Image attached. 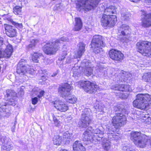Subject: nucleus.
I'll use <instances>...</instances> for the list:
<instances>
[{
	"instance_id": "f257e3e1",
	"label": "nucleus",
	"mask_w": 151,
	"mask_h": 151,
	"mask_svg": "<svg viewBox=\"0 0 151 151\" xmlns=\"http://www.w3.org/2000/svg\"><path fill=\"white\" fill-rule=\"evenodd\" d=\"M127 118L126 116L120 113H116L112 117L111 121V125L114 127V128L111 127L107 128V135L109 139L117 140L119 137L117 135L115 134V131L117 129L120 128L126 123Z\"/></svg>"
},
{
	"instance_id": "f03ea898",
	"label": "nucleus",
	"mask_w": 151,
	"mask_h": 151,
	"mask_svg": "<svg viewBox=\"0 0 151 151\" xmlns=\"http://www.w3.org/2000/svg\"><path fill=\"white\" fill-rule=\"evenodd\" d=\"M68 41V39L63 37L54 42L47 43L44 45L43 51L47 55H54L59 50L63 42Z\"/></svg>"
},
{
	"instance_id": "7ed1b4c3",
	"label": "nucleus",
	"mask_w": 151,
	"mask_h": 151,
	"mask_svg": "<svg viewBox=\"0 0 151 151\" xmlns=\"http://www.w3.org/2000/svg\"><path fill=\"white\" fill-rule=\"evenodd\" d=\"M136 97V99L133 102L134 107L143 109L151 104V96L149 94H139Z\"/></svg>"
},
{
	"instance_id": "20e7f679",
	"label": "nucleus",
	"mask_w": 151,
	"mask_h": 151,
	"mask_svg": "<svg viewBox=\"0 0 151 151\" xmlns=\"http://www.w3.org/2000/svg\"><path fill=\"white\" fill-rule=\"evenodd\" d=\"M99 2V0H78L76 8L79 11H88L95 9Z\"/></svg>"
},
{
	"instance_id": "39448f33",
	"label": "nucleus",
	"mask_w": 151,
	"mask_h": 151,
	"mask_svg": "<svg viewBox=\"0 0 151 151\" xmlns=\"http://www.w3.org/2000/svg\"><path fill=\"white\" fill-rule=\"evenodd\" d=\"M130 138L136 145L140 148L144 147L148 141L146 135L138 132H132L130 134Z\"/></svg>"
},
{
	"instance_id": "423d86ee",
	"label": "nucleus",
	"mask_w": 151,
	"mask_h": 151,
	"mask_svg": "<svg viewBox=\"0 0 151 151\" xmlns=\"http://www.w3.org/2000/svg\"><path fill=\"white\" fill-rule=\"evenodd\" d=\"M93 129L92 127H90L86 129L83 134V138L84 141H90L94 144L99 143L101 140L103 138L102 135L94 134L92 135Z\"/></svg>"
},
{
	"instance_id": "0eeeda50",
	"label": "nucleus",
	"mask_w": 151,
	"mask_h": 151,
	"mask_svg": "<svg viewBox=\"0 0 151 151\" xmlns=\"http://www.w3.org/2000/svg\"><path fill=\"white\" fill-rule=\"evenodd\" d=\"M34 70L27 64L26 60L22 59L17 65V72L21 76L26 74L32 75L34 73Z\"/></svg>"
},
{
	"instance_id": "6e6552de",
	"label": "nucleus",
	"mask_w": 151,
	"mask_h": 151,
	"mask_svg": "<svg viewBox=\"0 0 151 151\" xmlns=\"http://www.w3.org/2000/svg\"><path fill=\"white\" fill-rule=\"evenodd\" d=\"M92 115L91 110L86 108L82 111L80 121L78 122V125L80 128H86L89 125L91 122L90 116Z\"/></svg>"
},
{
	"instance_id": "1a4fd4ad",
	"label": "nucleus",
	"mask_w": 151,
	"mask_h": 151,
	"mask_svg": "<svg viewBox=\"0 0 151 151\" xmlns=\"http://www.w3.org/2000/svg\"><path fill=\"white\" fill-rule=\"evenodd\" d=\"M91 47L93 49V52L95 53H99L102 47L105 46L102 37L100 35L93 36L91 42Z\"/></svg>"
},
{
	"instance_id": "9d476101",
	"label": "nucleus",
	"mask_w": 151,
	"mask_h": 151,
	"mask_svg": "<svg viewBox=\"0 0 151 151\" xmlns=\"http://www.w3.org/2000/svg\"><path fill=\"white\" fill-rule=\"evenodd\" d=\"M136 46L138 51L144 56L151 55V42L142 41L138 42Z\"/></svg>"
},
{
	"instance_id": "9b49d317",
	"label": "nucleus",
	"mask_w": 151,
	"mask_h": 151,
	"mask_svg": "<svg viewBox=\"0 0 151 151\" xmlns=\"http://www.w3.org/2000/svg\"><path fill=\"white\" fill-rule=\"evenodd\" d=\"M117 21L116 16L103 14L101 19L102 25L104 27H113Z\"/></svg>"
},
{
	"instance_id": "f8f14e48",
	"label": "nucleus",
	"mask_w": 151,
	"mask_h": 151,
	"mask_svg": "<svg viewBox=\"0 0 151 151\" xmlns=\"http://www.w3.org/2000/svg\"><path fill=\"white\" fill-rule=\"evenodd\" d=\"M118 32L122 35L121 37V41L123 42L126 41L130 37L129 35L131 33V29L129 26L126 24H122L118 28Z\"/></svg>"
},
{
	"instance_id": "ddd939ff",
	"label": "nucleus",
	"mask_w": 151,
	"mask_h": 151,
	"mask_svg": "<svg viewBox=\"0 0 151 151\" xmlns=\"http://www.w3.org/2000/svg\"><path fill=\"white\" fill-rule=\"evenodd\" d=\"M70 85L67 83H65L60 85L58 89V92L60 96L65 98L70 94L71 90Z\"/></svg>"
},
{
	"instance_id": "4468645a",
	"label": "nucleus",
	"mask_w": 151,
	"mask_h": 151,
	"mask_svg": "<svg viewBox=\"0 0 151 151\" xmlns=\"http://www.w3.org/2000/svg\"><path fill=\"white\" fill-rule=\"evenodd\" d=\"M83 89L86 92L91 93L97 91L99 87L95 83L86 81L84 82Z\"/></svg>"
},
{
	"instance_id": "2eb2a0df",
	"label": "nucleus",
	"mask_w": 151,
	"mask_h": 151,
	"mask_svg": "<svg viewBox=\"0 0 151 151\" xmlns=\"http://www.w3.org/2000/svg\"><path fill=\"white\" fill-rule=\"evenodd\" d=\"M109 57L114 60L121 61L123 59L124 55L118 50H111L109 51Z\"/></svg>"
},
{
	"instance_id": "dca6fc26",
	"label": "nucleus",
	"mask_w": 151,
	"mask_h": 151,
	"mask_svg": "<svg viewBox=\"0 0 151 151\" xmlns=\"http://www.w3.org/2000/svg\"><path fill=\"white\" fill-rule=\"evenodd\" d=\"M16 95V93L12 90L8 89L6 90L5 99L6 100L8 101L7 103L8 104L13 106L15 105V101L14 98Z\"/></svg>"
},
{
	"instance_id": "f3484780",
	"label": "nucleus",
	"mask_w": 151,
	"mask_h": 151,
	"mask_svg": "<svg viewBox=\"0 0 151 151\" xmlns=\"http://www.w3.org/2000/svg\"><path fill=\"white\" fill-rule=\"evenodd\" d=\"M81 68L83 69V71L85 74L87 76H90L92 74L93 69L91 63L88 62L87 60H84L81 63Z\"/></svg>"
},
{
	"instance_id": "a211bd4d",
	"label": "nucleus",
	"mask_w": 151,
	"mask_h": 151,
	"mask_svg": "<svg viewBox=\"0 0 151 151\" xmlns=\"http://www.w3.org/2000/svg\"><path fill=\"white\" fill-rule=\"evenodd\" d=\"M142 25L144 27H148L151 25V13L144 12L142 15Z\"/></svg>"
},
{
	"instance_id": "6ab92c4d",
	"label": "nucleus",
	"mask_w": 151,
	"mask_h": 151,
	"mask_svg": "<svg viewBox=\"0 0 151 151\" xmlns=\"http://www.w3.org/2000/svg\"><path fill=\"white\" fill-rule=\"evenodd\" d=\"M96 70L97 71L98 76L100 77H105L110 76L107 73V69L105 68L102 65L98 64L96 67Z\"/></svg>"
},
{
	"instance_id": "aec40b11",
	"label": "nucleus",
	"mask_w": 151,
	"mask_h": 151,
	"mask_svg": "<svg viewBox=\"0 0 151 151\" xmlns=\"http://www.w3.org/2000/svg\"><path fill=\"white\" fill-rule=\"evenodd\" d=\"M54 105V107L58 110L61 112L66 111L68 109V106L61 101H55Z\"/></svg>"
},
{
	"instance_id": "412c9836",
	"label": "nucleus",
	"mask_w": 151,
	"mask_h": 151,
	"mask_svg": "<svg viewBox=\"0 0 151 151\" xmlns=\"http://www.w3.org/2000/svg\"><path fill=\"white\" fill-rule=\"evenodd\" d=\"M1 140V142L3 144L1 146V149L3 150L9 151L12 150L13 147L10 141L6 137Z\"/></svg>"
},
{
	"instance_id": "4be33fe9",
	"label": "nucleus",
	"mask_w": 151,
	"mask_h": 151,
	"mask_svg": "<svg viewBox=\"0 0 151 151\" xmlns=\"http://www.w3.org/2000/svg\"><path fill=\"white\" fill-rule=\"evenodd\" d=\"M6 35L10 37H15L17 34V31L15 27L9 24H6L5 27Z\"/></svg>"
},
{
	"instance_id": "5701e85b",
	"label": "nucleus",
	"mask_w": 151,
	"mask_h": 151,
	"mask_svg": "<svg viewBox=\"0 0 151 151\" xmlns=\"http://www.w3.org/2000/svg\"><path fill=\"white\" fill-rule=\"evenodd\" d=\"M79 49L75 54L74 57L75 58H80L85 51V45L82 42H80L78 44Z\"/></svg>"
},
{
	"instance_id": "b1692460",
	"label": "nucleus",
	"mask_w": 151,
	"mask_h": 151,
	"mask_svg": "<svg viewBox=\"0 0 151 151\" xmlns=\"http://www.w3.org/2000/svg\"><path fill=\"white\" fill-rule=\"evenodd\" d=\"M6 48L5 50H3V57L6 58H9L12 55L13 52L12 46L9 44L6 43Z\"/></svg>"
},
{
	"instance_id": "393cba45",
	"label": "nucleus",
	"mask_w": 151,
	"mask_h": 151,
	"mask_svg": "<svg viewBox=\"0 0 151 151\" xmlns=\"http://www.w3.org/2000/svg\"><path fill=\"white\" fill-rule=\"evenodd\" d=\"M81 68V65L80 66L78 65V64H75L74 66L72 68L70 72V75L75 77L78 76L81 73L80 69Z\"/></svg>"
},
{
	"instance_id": "a878e982",
	"label": "nucleus",
	"mask_w": 151,
	"mask_h": 151,
	"mask_svg": "<svg viewBox=\"0 0 151 151\" xmlns=\"http://www.w3.org/2000/svg\"><path fill=\"white\" fill-rule=\"evenodd\" d=\"M130 74L126 72H121L118 76L119 80L121 82L126 81L130 79Z\"/></svg>"
},
{
	"instance_id": "bb28decb",
	"label": "nucleus",
	"mask_w": 151,
	"mask_h": 151,
	"mask_svg": "<svg viewBox=\"0 0 151 151\" xmlns=\"http://www.w3.org/2000/svg\"><path fill=\"white\" fill-rule=\"evenodd\" d=\"M75 19V25L73 28L75 31H79L80 30L82 27V22L81 19L79 18L76 17Z\"/></svg>"
},
{
	"instance_id": "cd10ccee",
	"label": "nucleus",
	"mask_w": 151,
	"mask_h": 151,
	"mask_svg": "<svg viewBox=\"0 0 151 151\" xmlns=\"http://www.w3.org/2000/svg\"><path fill=\"white\" fill-rule=\"evenodd\" d=\"M73 148L75 151H85V148L81 142L79 141H76L73 145Z\"/></svg>"
},
{
	"instance_id": "c85d7f7f",
	"label": "nucleus",
	"mask_w": 151,
	"mask_h": 151,
	"mask_svg": "<svg viewBox=\"0 0 151 151\" xmlns=\"http://www.w3.org/2000/svg\"><path fill=\"white\" fill-rule=\"evenodd\" d=\"M39 42V40L37 39L31 38L30 39L29 44L27 46L29 49H32L34 48L36 45Z\"/></svg>"
},
{
	"instance_id": "c756f323",
	"label": "nucleus",
	"mask_w": 151,
	"mask_h": 151,
	"mask_svg": "<svg viewBox=\"0 0 151 151\" xmlns=\"http://www.w3.org/2000/svg\"><path fill=\"white\" fill-rule=\"evenodd\" d=\"M104 14L106 15H111L110 14H115L116 13L115 7L111 6L106 8L104 12Z\"/></svg>"
},
{
	"instance_id": "7c9ffc66",
	"label": "nucleus",
	"mask_w": 151,
	"mask_h": 151,
	"mask_svg": "<svg viewBox=\"0 0 151 151\" xmlns=\"http://www.w3.org/2000/svg\"><path fill=\"white\" fill-rule=\"evenodd\" d=\"M102 145L103 149L105 150H109L111 148L110 143L106 138H104L103 139Z\"/></svg>"
},
{
	"instance_id": "2f4dec72",
	"label": "nucleus",
	"mask_w": 151,
	"mask_h": 151,
	"mask_svg": "<svg viewBox=\"0 0 151 151\" xmlns=\"http://www.w3.org/2000/svg\"><path fill=\"white\" fill-rule=\"evenodd\" d=\"M64 99L67 102L71 104L75 103L77 99L74 96L71 95L70 93L69 95H68Z\"/></svg>"
},
{
	"instance_id": "473e14b6",
	"label": "nucleus",
	"mask_w": 151,
	"mask_h": 151,
	"mask_svg": "<svg viewBox=\"0 0 151 151\" xmlns=\"http://www.w3.org/2000/svg\"><path fill=\"white\" fill-rule=\"evenodd\" d=\"M62 139V137L59 135L55 136L53 138V144L55 145H59L61 142Z\"/></svg>"
},
{
	"instance_id": "72a5a7b5",
	"label": "nucleus",
	"mask_w": 151,
	"mask_h": 151,
	"mask_svg": "<svg viewBox=\"0 0 151 151\" xmlns=\"http://www.w3.org/2000/svg\"><path fill=\"white\" fill-rule=\"evenodd\" d=\"M142 78L145 81L151 83V72L145 73Z\"/></svg>"
},
{
	"instance_id": "f704fd0d",
	"label": "nucleus",
	"mask_w": 151,
	"mask_h": 151,
	"mask_svg": "<svg viewBox=\"0 0 151 151\" xmlns=\"http://www.w3.org/2000/svg\"><path fill=\"white\" fill-rule=\"evenodd\" d=\"M121 15L122 19L124 20H128L131 17L130 13L126 11L125 12L122 11L121 13Z\"/></svg>"
},
{
	"instance_id": "c9c22d12",
	"label": "nucleus",
	"mask_w": 151,
	"mask_h": 151,
	"mask_svg": "<svg viewBox=\"0 0 151 151\" xmlns=\"http://www.w3.org/2000/svg\"><path fill=\"white\" fill-rule=\"evenodd\" d=\"M72 136V134L70 133L68 131L64 133L63 139L66 141V142L68 143Z\"/></svg>"
},
{
	"instance_id": "e433bc0d",
	"label": "nucleus",
	"mask_w": 151,
	"mask_h": 151,
	"mask_svg": "<svg viewBox=\"0 0 151 151\" xmlns=\"http://www.w3.org/2000/svg\"><path fill=\"white\" fill-rule=\"evenodd\" d=\"M119 90L122 91H130L129 86L127 85H119Z\"/></svg>"
},
{
	"instance_id": "4c0bfd02",
	"label": "nucleus",
	"mask_w": 151,
	"mask_h": 151,
	"mask_svg": "<svg viewBox=\"0 0 151 151\" xmlns=\"http://www.w3.org/2000/svg\"><path fill=\"white\" fill-rule=\"evenodd\" d=\"M94 108L99 111H101L103 109L104 106L99 101H96L94 104Z\"/></svg>"
},
{
	"instance_id": "58836bf2",
	"label": "nucleus",
	"mask_w": 151,
	"mask_h": 151,
	"mask_svg": "<svg viewBox=\"0 0 151 151\" xmlns=\"http://www.w3.org/2000/svg\"><path fill=\"white\" fill-rule=\"evenodd\" d=\"M42 56V54L40 53L35 52L32 57V60L35 63H38V59L40 56Z\"/></svg>"
},
{
	"instance_id": "ea45409f",
	"label": "nucleus",
	"mask_w": 151,
	"mask_h": 151,
	"mask_svg": "<svg viewBox=\"0 0 151 151\" xmlns=\"http://www.w3.org/2000/svg\"><path fill=\"white\" fill-rule=\"evenodd\" d=\"M22 7L19 6H16L13 8V12L17 15H21L22 13Z\"/></svg>"
},
{
	"instance_id": "a19ab883",
	"label": "nucleus",
	"mask_w": 151,
	"mask_h": 151,
	"mask_svg": "<svg viewBox=\"0 0 151 151\" xmlns=\"http://www.w3.org/2000/svg\"><path fill=\"white\" fill-rule=\"evenodd\" d=\"M124 106L122 104L118 105L116 107H114V110L115 112L118 111H122L124 110Z\"/></svg>"
},
{
	"instance_id": "79ce46f5",
	"label": "nucleus",
	"mask_w": 151,
	"mask_h": 151,
	"mask_svg": "<svg viewBox=\"0 0 151 151\" xmlns=\"http://www.w3.org/2000/svg\"><path fill=\"white\" fill-rule=\"evenodd\" d=\"M12 24L14 25L16 27L18 28L19 30L20 29H22L23 26L22 23H19L12 21Z\"/></svg>"
},
{
	"instance_id": "37998d69",
	"label": "nucleus",
	"mask_w": 151,
	"mask_h": 151,
	"mask_svg": "<svg viewBox=\"0 0 151 151\" xmlns=\"http://www.w3.org/2000/svg\"><path fill=\"white\" fill-rule=\"evenodd\" d=\"M94 133V134H99V135H100V134H101L103 135V134H104L103 131L101 130L100 129L98 128L95 130L93 129L92 133Z\"/></svg>"
},
{
	"instance_id": "c03bdc74",
	"label": "nucleus",
	"mask_w": 151,
	"mask_h": 151,
	"mask_svg": "<svg viewBox=\"0 0 151 151\" xmlns=\"http://www.w3.org/2000/svg\"><path fill=\"white\" fill-rule=\"evenodd\" d=\"M121 151H135V150L127 146L122 147Z\"/></svg>"
},
{
	"instance_id": "a18cd8bd",
	"label": "nucleus",
	"mask_w": 151,
	"mask_h": 151,
	"mask_svg": "<svg viewBox=\"0 0 151 151\" xmlns=\"http://www.w3.org/2000/svg\"><path fill=\"white\" fill-rule=\"evenodd\" d=\"M53 119L55 125L57 127H59L60 124V122L54 116H53Z\"/></svg>"
},
{
	"instance_id": "49530a36",
	"label": "nucleus",
	"mask_w": 151,
	"mask_h": 151,
	"mask_svg": "<svg viewBox=\"0 0 151 151\" xmlns=\"http://www.w3.org/2000/svg\"><path fill=\"white\" fill-rule=\"evenodd\" d=\"M86 81H84L83 82L81 81H79L78 82H76L75 83V85L77 86L78 87H82L84 88V82Z\"/></svg>"
},
{
	"instance_id": "de8ad7c7",
	"label": "nucleus",
	"mask_w": 151,
	"mask_h": 151,
	"mask_svg": "<svg viewBox=\"0 0 151 151\" xmlns=\"http://www.w3.org/2000/svg\"><path fill=\"white\" fill-rule=\"evenodd\" d=\"M67 55L66 51H64L63 52V54L60 57L59 60L60 61L63 60L65 58V56Z\"/></svg>"
},
{
	"instance_id": "09e8293b",
	"label": "nucleus",
	"mask_w": 151,
	"mask_h": 151,
	"mask_svg": "<svg viewBox=\"0 0 151 151\" xmlns=\"http://www.w3.org/2000/svg\"><path fill=\"white\" fill-rule=\"evenodd\" d=\"M119 85L116 84L112 86L111 88L114 90H119Z\"/></svg>"
},
{
	"instance_id": "8fccbe9b",
	"label": "nucleus",
	"mask_w": 151,
	"mask_h": 151,
	"mask_svg": "<svg viewBox=\"0 0 151 151\" xmlns=\"http://www.w3.org/2000/svg\"><path fill=\"white\" fill-rule=\"evenodd\" d=\"M3 39L2 37H0V47H1L2 46V47H5L6 45L5 44H3Z\"/></svg>"
},
{
	"instance_id": "3c124183",
	"label": "nucleus",
	"mask_w": 151,
	"mask_h": 151,
	"mask_svg": "<svg viewBox=\"0 0 151 151\" xmlns=\"http://www.w3.org/2000/svg\"><path fill=\"white\" fill-rule=\"evenodd\" d=\"M24 92L23 89L21 88H20L19 91L18 93V95L19 96H22L24 94Z\"/></svg>"
},
{
	"instance_id": "603ef678",
	"label": "nucleus",
	"mask_w": 151,
	"mask_h": 151,
	"mask_svg": "<svg viewBox=\"0 0 151 151\" xmlns=\"http://www.w3.org/2000/svg\"><path fill=\"white\" fill-rule=\"evenodd\" d=\"M32 103L33 104H36L38 101V99L37 97H35L32 99Z\"/></svg>"
},
{
	"instance_id": "864d4df0",
	"label": "nucleus",
	"mask_w": 151,
	"mask_h": 151,
	"mask_svg": "<svg viewBox=\"0 0 151 151\" xmlns=\"http://www.w3.org/2000/svg\"><path fill=\"white\" fill-rule=\"evenodd\" d=\"M4 49L2 47H0V58H3V51Z\"/></svg>"
},
{
	"instance_id": "5fc2aeb1",
	"label": "nucleus",
	"mask_w": 151,
	"mask_h": 151,
	"mask_svg": "<svg viewBox=\"0 0 151 151\" xmlns=\"http://www.w3.org/2000/svg\"><path fill=\"white\" fill-rule=\"evenodd\" d=\"M44 93V91H42L40 92L39 94L37 96L39 98H40L42 97Z\"/></svg>"
},
{
	"instance_id": "6e6d98bb",
	"label": "nucleus",
	"mask_w": 151,
	"mask_h": 151,
	"mask_svg": "<svg viewBox=\"0 0 151 151\" xmlns=\"http://www.w3.org/2000/svg\"><path fill=\"white\" fill-rule=\"evenodd\" d=\"M13 127H12L11 130L12 132H14L15 130V123H12V124Z\"/></svg>"
},
{
	"instance_id": "4d7b16f0",
	"label": "nucleus",
	"mask_w": 151,
	"mask_h": 151,
	"mask_svg": "<svg viewBox=\"0 0 151 151\" xmlns=\"http://www.w3.org/2000/svg\"><path fill=\"white\" fill-rule=\"evenodd\" d=\"M58 71L57 70L56 72L53 73L51 75L52 77H54L56 76L58 74Z\"/></svg>"
},
{
	"instance_id": "13d9d810",
	"label": "nucleus",
	"mask_w": 151,
	"mask_h": 151,
	"mask_svg": "<svg viewBox=\"0 0 151 151\" xmlns=\"http://www.w3.org/2000/svg\"><path fill=\"white\" fill-rule=\"evenodd\" d=\"M70 58H67L66 59V62L67 63H70Z\"/></svg>"
},
{
	"instance_id": "bf43d9fd",
	"label": "nucleus",
	"mask_w": 151,
	"mask_h": 151,
	"mask_svg": "<svg viewBox=\"0 0 151 151\" xmlns=\"http://www.w3.org/2000/svg\"><path fill=\"white\" fill-rule=\"evenodd\" d=\"M146 2L148 4H151V0H145Z\"/></svg>"
},
{
	"instance_id": "052dcab7",
	"label": "nucleus",
	"mask_w": 151,
	"mask_h": 151,
	"mask_svg": "<svg viewBox=\"0 0 151 151\" xmlns=\"http://www.w3.org/2000/svg\"><path fill=\"white\" fill-rule=\"evenodd\" d=\"M140 0H130V1L132 2H137Z\"/></svg>"
},
{
	"instance_id": "680f3d73",
	"label": "nucleus",
	"mask_w": 151,
	"mask_h": 151,
	"mask_svg": "<svg viewBox=\"0 0 151 151\" xmlns=\"http://www.w3.org/2000/svg\"><path fill=\"white\" fill-rule=\"evenodd\" d=\"M60 151H68L67 150H66L63 149V150H60Z\"/></svg>"
},
{
	"instance_id": "e2e57ef3",
	"label": "nucleus",
	"mask_w": 151,
	"mask_h": 151,
	"mask_svg": "<svg viewBox=\"0 0 151 151\" xmlns=\"http://www.w3.org/2000/svg\"><path fill=\"white\" fill-rule=\"evenodd\" d=\"M45 77V75H42V76L41 77L42 78H41V79H43V78H44Z\"/></svg>"
},
{
	"instance_id": "0e129e2a",
	"label": "nucleus",
	"mask_w": 151,
	"mask_h": 151,
	"mask_svg": "<svg viewBox=\"0 0 151 151\" xmlns=\"http://www.w3.org/2000/svg\"><path fill=\"white\" fill-rule=\"evenodd\" d=\"M60 6V5L59 4H58L57 5V7L58 6Z\"/></svg>"
},
{
	"instance_id": "69168bd1",
	"label": "nucleus",
	"mask_w": 151,
	"mask_h": 151,
	"mask_svg": "<svg viewBox=\"0 0 151 151\" xmlns=\"http://www.w3.org/2000/svg\"><path fill=\"white\" fill-rule=\"evenodd\" d=\"M46 61H49V60L48 59H47L46 60H45Z\"/></svg>"
}]
</instances>
